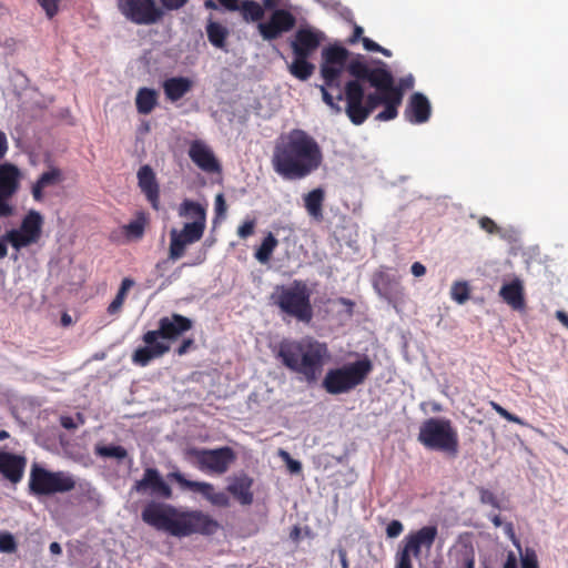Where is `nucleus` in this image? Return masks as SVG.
Listing matches in <instances>:
<instances>
[{"label":"nucleus","mask_w":568,"mask_h":568,"mask_svg":"<svg viewBox=\"0 0 568 568\" xmlns=\"http://www.w3.org/2000/svg\"><path fill=\"white\" fill-rule=\"evenodd\" d=\"M480 227L489 234H495L499 232V227L497 224L488 216H483L479 219Z\"/></svg>","instance_id":"09e8293b"},{"label":"nucleus","mask_w":568,"mask_h":568,"mask_svg":"<svg viewBox=\"0 0 568 568\" xmlns=\"http://www.w3.org/2000/svg\"><path fill=\"white\" fill-rule=\"evenodd\" d=\"M192 326L193 323L189 317L178 313L161 317L158 329L148 331L142 335L144 345L133 352L132 362L141 367L148 366L153 359L170 352V345L165 339L174 341L190 331Z\"/></svg>","instance_id":"39448f33"},{"label":"nucleus","mask_w":568,"mask_h":568,"mask_svg":"<svg viewBox=\"0 0 568 568\" xmlns=\"http://www.w3.org/2000/svg\"><path fill=\"white\" fill-rule=\"evenodd\" d=\"M490 407L499 415L501 416L503 418H505L506 420L510 422V423H515V424H518V425H525V422L518 417L517 415H514L511 413H509L507 409H505L503 406H500L498 403L496 402H490Z\"/></svg>","instance_id":"ea45409f"},{"label":"nucleus","mask_w":568,"mask_h":568,"mask_svg":"<svg viewBox=\"0 0 568 568\" xmlns=\"http://www.w3.org/2000/svg\"><path fill=\"white\" fill-rule=\"evenodd\" d=\"M194 346V339L193 338H185L182 341V343L179 345V347L175 349V353L179 356H182L189 352L190 348Z\"/></svg>","instance_id":"603ef678"},{"label":"nucleus","mask_w":568,"mask_h":568,"mask_svg":"<svg viewBox=\"0 0 568 568\" xmlns=\"http://www.w3.org/2000/svg\"><path fill=\"white\" fill-rule=\"evenodd\" d=\"M75 479L65 471H50L38 464L30 470L29 488L36 496L63 494L75 488Z\"/></svg>","instance_id":"1a4fd4ad"},{"label":"nucleus","mask_w":568,"mask_h":568,"mask_svg":"<svg viewBox=\"0 0 568 568\" xmlns=\"http://www.w3.org/2000/svg\"><path fill=\"white\" fill-rule=\"evenodd\" d=\"M192 455L201 470L216 475L225 474L236 459V454L230 446L214 449H194Z\"/></svg>","instance_id":"ddd939ff"},{"label":"nucleus","mask_w":568,"mask_h":568,"mask_svg":"<svg viewBox=\"0 0 568 568\" xmlns=\"http://www.w3.org/2000/svg\"><path fill=\"white\" fill-rule=\"evenodd\" d=\"M8 151V140L4 132L0 131V160L4 158Z\"/></svg>","instance_id":"052dcab7"},{"label":"nucleus","mask_w":568,"mask_h":568,"mask_svg":"<svg viewBox=\"0 0 568 568\" xmlns=\"http://www.w3.org/2000/svg\"><path fill=\"white\" fill-rule=\"evenodd\" d=\"M43 216L36 210H30L23 216L20 227L7 231L4 239L16 250L37 244L42 236Z\"/></svg>","instance_id":"f8f14e48"},{"label":"nucleus","mask_w":568,"mask_h":568,"mask_svg":"<svg viewBox=\"0 0 568 568\" xmlns=\"http://www.w3.org/2000/svg\"><path fill=\"white\" fill-rule=\"evenodd\" d=\"M24 457L7 452H0V473L11 483L21 480L26 468Z\"/></svg>","instance_id":"412c9836"},{"label":"nucleus","mask_w":568,"mask_h":568,"mask_svg":"<svg viewBox=\"0 0 568 568\" xmlns=\"http://www.w3.org/2000/svg\"><path fill=\"white\" fill-rule=\"evenodd\" d=\"M120 13L136 26H152L161 22L164 10L155 0H115Z\"/></svg>","instance_id":"9b49d317"},{"label":"nucleus","mask_w":568,"mask_h":568,"mask_svg":"<svg viewBox=\"0 0 568 568\" xmlns=\"http://www.w3.org/2000/svg\"><path fill=\"white\" fill-rule=\"evenodd\" d=\"M132 490L165 500L173 496L171 486L164 480L160 471L153 467L144 469L142 478L134 483Z\"/></svg>","instance_id":"2eb2a0df"},{"label":"nucleus","mask_w":568,"mask_h":568,"mask_svg":"<svg viewBox=\"0 0 568 568\" xmlns=\"http://www.w3.org/2000/svg\"><path fill=\"white\" fill-rule=\"evenodd\" d=\"M362 43H363L364 49L367 50V51L377 52V50H379L378 49L379 44L376 43L375 41H373L369 38L363 37L362 38Z\"/></svg>","instance_id":"5fc2aeb1"},{"label":"nucleus","mask_w":568,"mask_h":568,"mask_svg":"<svg viewBox=\"0 0 568 568\" xmlns=\"http://www.w3.org/2000/svg\"><path fill=\"white\" fill-rule=\"evenodd\" d=\"M146 223L148 220L145 214L143 212H138L136 217L123 226L124 234L129 239L139 240L144 234Z\"/></svg>","instance_id":"c9c22d12"},{"label":"nucleus","mask_w":568,"mask_h":568,"mask_svg":"<svg viewBox=\"0 0 568 568\" xmlns=\"http://www.w3.org/2000/svg\"><path fill=\"white\" fill-rule=\"evenodd\" d=\"M21 172L12 163L0 164V193L13 196L20 187Z\"/></svg>","instance_id":"b1692460"},{"label":"nucleus","mask_w":568,"mask_h":568,"mask_svg":"<svg viewBox=\"0 0 568 568\" xmlns=\"http://www.w3.org/2000/svg\"><path fill=\"white\" fill-rule=\"evenodd\" d=\"M226 212V202L224 199V195L222 193H219L215 196V213L216 216L222 217L225 215Z\"/></svg>","instance_id":"3c124183"},{"label":"nucleus","mask_w":568,"mask_h":568,"mask_svg":"<svg viewBox=\"0 0 568 568\" xmlns=\"http://www.w3.org/2000/svg\"><path fill=\"white\" fill-rule=\"evenodd\" d=\"M276 358L307 384H314L329 358V349L313 337L284 339L278 344Z\"/></svg>","instance_id":"20e7f679"},{"label":"nucleus","mask_w":568,"mask_h":568,"mask_svg":"<svg viewBox=\"0 0 568 568\" xmlns=\"http://www.w3.org/2000/svg\"><path fill=\"white\" fill-rule=\"evenodd\" d=\"M499 296L513 310L520 311L526 306L524 284L519 278H515L509 283H505L499 290Z\"/></svg>","instance_id":"5701e85b"},{"label":"nucleus","mask_w":568,"mask_h":568,"mask_svg":"<svg viewBox=\"0 0 568 568\" xmlns=\"http://www.w3.org/2000/svg\"><path fill=\"white\" fill-rule=\"evenodd\" d=\"M417 439L426 449L440 452L449 458H456L458 455L459 436L450 419H425L419 426Z\"/></svg>","instance_id":"423d86ee"},{"label":"nucleus","mask_w":568,"mask_h":568,"mask_svg":"<svg viewBox=\"0 0 568 568\" xmlns=\"http://www.w3.org/2000/svg\"><path fill=\"white\" fill-rule=\"evenodd\" d=\"M287 468L292 474H297L302 470V464L293 458L286 462Z\"/></svg>","instance_id":"13d9d810"},{"label":"nucleus","mask_w":568,"mask_h":568,"mask_svg":"<svg viewBox=\"0 0 568 568\" xmlns=\"http://www.w3.org/2000/svg\"><path fill=\"white\" fill-rule=\"evenodd\" d=\"M304 207L307 214L316 222L324 219L323 206L325 202V191L316 187L303 196Z\"/></svg>","instance_id":"a878e982"},{"label":"nucleus","mask_w":568,"mask_h":568,"mask_svg":"<svg viewBox=\"0 0 568 568\" xmlns=\"http://www.w3.org/2000/svg\"><path fill=\"white\" fill-rule=\"evenodd\" d=\"M11 195L0 193V217H10L14 213L13 205L10 204Z\"/></svg>","instance_id":"37998d69"},{"label":"nucleus","mask_w":568,"mask_h":568,"mask_svg":"<svg viewBox=\"0 0 568 568\" xmlns=\"http://www.w3.org/2000/svg\"><path fill=\"white\" fill-rule=\"evenodd\" d=\"M37 2L45 11L49 19H52L59 11L60 0H37Z\"/></svg>","instance_id":"c03bdc74"},{"label":"nucleus","mask_w":568,"mask_h":568,"mask_svg":"<svg viewBox=\"0 0 568 568\" xmlns=\"http://www.w3.org/2000/svg\"><path fill=\"white\" fill-rule=\"evenodd\" d=\"M255 229V221H245L242 225L237 229V235L241 239H247L248 236L253 235Z\"/></svg>","instance_id":"de8ad7c7"},{"label":"nucleus","mask_w":568,"mask_h":568,"mask_svg":"<svg viewBox=\"0 0 568 568\" xmlns=\"http://www.w3.org/2000/svg\"><path fill=\"white\" fill-rule=\"evenodd\" d=\"M464 568H475V557L473 554L465 556Z\"/></svg>","instance_id":"338daca9"},{"label":"nucleus","mask_w":568,"mask_h":568,"mask_svg":"<svg viewBox=\"0 0 568 568\" xmlns=\"http://www.w3.org/2000/svg\"><path fill=\"white\" fill-rule=\"evenodd\" d=\"M277 245V239L270 232L256 248L254 253L255 258L262 264L268 263Z\"/></svg>","instance_id":"72a5a7b5"},{"label":"nucleus","mask_w":568,"mask_h":568,"mask_svg":"<svg viewBox=\"0 0 568 568\" xmlns=\"http://www.w3.org/2000/svg\"><path fill=\"white\" fill-rule=\"evenodd\" d=\"M63 175L60 169L52 168L47 172H43L37 182L32 185L31 193L37 202L43 200V189L52 185H57L62 182Z\"/></svg>","instance_id":"bb28decb"},{"label":"nucleus","mask_w":568,"mask_h":568,"mask_svg":"<svg viewBox=\"0 0 568 568\" xmlns=\"http://www.w3.org/2000/svg\"><path fill=\"white\" fill-rule=\"evenodd\" d=\"M403 524L399 520L394 519L386 527V536L388 538H396L403 532Z\"/></svg>","instance_id":"49530a36"},{"label":"nucleus","mask_w":568,"mask_h":568,"mask_svg":"<svg viewBox=\"0 0 568 568\" xmlns=\"http://www.w3.org/2000/svg\"><path fill=\"white\" fill-rule=\"evenodd\" d=\"M17 550V542L10 532L0 534V552L12 554Z\"/></svg>","instance_id":"58836bf2"},{"label":"nucleus","mask_w":568,"mask_h":568,"mask_svg":"<svg viewBox=\"0 0 568 568\" xmlns=\"http://www.w3.org/2000/svg\"><path fill=\"white\" fill-rule=\"evenodd\" d=\"M161 4H162V9H166V10H179L181 9L182 7H184L187 2V0H160Z\"/></svg>","instance_id":"8fccbe9b"},{"label":"nucleus","mask_w":568,"mask_h":568,"mask_svg":"<svg viewBox=\"0 0 568 568\" xmlns=\"http://www.w3.org/2000/svg\"><path fill=\"white\" fill-rule=\"evenodd\" d=\"M264 10H276L283 6V0H262Z\"/></svg>","instance_id":"6e6d98bb"},{"label":"nucleus","mask_w":568,"mask_h":568,"mask_svg":"<svg viewBox=\"0 0 568 568\" xmlns=\"http://www.w3.org/2000/svg\"><path fill=\"white\" fill-rule=\"evenodd\" d=\"M143 523L156 530H163L174 537L191 535L210 536L220 529V524L202 510L180 511L174 506L150 500L141 511Z\"/></svg>","instance_id":"7ed1b4c3"},{"label":"nucleus","mask_w":568,"mask_h":568,"mask_svg":"<svg viewBox=\"0 0 568 568\" xmlns=\"http://www.w3.org/2000/svg\"><path fill=\"white\" fill-rule=\"evenodd\" d=\"M556 318L568 329V314L565 311H557Z\"/></svg>","instance_id":"0e129e2a"},{"label":"nucleus","mask_w":568,"mask_h":568,"mask_svg":"<svg viewBox=\"0 0 568 568\" xmlns=\"http://www.w3.org/2000/svg\"><path fill=\"white\" fill-rule=\"evenodd\" d=\"M60 424L65 429H74V428H77L75 422L70 416H62L60 418Z\"/></svg>","instance_id":"bf43d9fd"},{"label":"nucleus","mask_w":568,"mask_h":568,"mask_svg":"<svg viewBox=\"0 0 568 568\" xmlns=\"http://www.w3.org/2000/svg\"><path fill=\"white\" fill-rule=\"evenodd\" d=\"M450 294L454 301L463 304L469 298V287L466 282H456L452 286Z\"/></svg>","instance_id":"4c0bfd02"},{"label":"nucleus","mask_w":568,"mask_h":568,"mask_svg":"<svg viewBox=\"0 0 568 568\" xmlns=\"http://www.w3.org/2000/svg\"><path fill=\"white\" fill-rule=\"evenodd\" d=\"M438 530L436 526H424L404 538V546L396 554L395 568H413L412 556L418 558L422 548L430 549Z\"/></svg>","instance_id":"9d476101"},{"label":"nucleus","mask_w":568,"mask_h":568,"mask_svg":"<svg viewBox=\"0 0 568 568\" xmlns=\"http://www.w3.org/2000/svg\"><path fill=\"white\" fill-rule=\"evenodd\" d=\"M337 555H338L342 568H349V562H348L346 549H344L342 547L338 548L337 549Z\"/></svg>","instance_id":"680f3d73"},{"label":"nucleus","mask_w":568,"mask_h":568,"mask_svg":"<svg viewBox=\"0 0 568 568\" xmlns=\"http://www.w3.org/2000/svg\"><path fill=\"white\" fill-rule=\"evenodd\" d=\"M159 93L156 90L151 88H140L135 97L136 111L140 114H150L158 105Z\"/></svg>","instance_id":"cd10ccee"},{"label":"nucleus","mask_w":568,"mask_h":568,"mask_svg":"<svg viewBox=\"0 0 568 568\" xmlns=\"http://www.w3.org/2000/svg\"><path fill=\"white\" fill-rule=\"evenodd\" d=\"M169 478L174 479L183 488H187L192 491L200 493L209 501L210 496H212V494L215 491L214 486L212 484L205 481L189 480L179 471L170 473Z\"/></svg>","instance_id":"c85d7f7f"},{"label":"nucleus","mask_w":568,"mask_h":568,"mask_svg":"<svg viewBox=\"0 0 568 568\" xmlns=\"http://www.w3.org/2000/svg\"><path fill=\"white\" fill-rule=\"evenodd\" d=\"M7 243H9V242H8V240L4 239V234H3L0 240V260L4 258L8 254Z\"/></svg>","instance_id":"69168bd1"},{"label":"nucleus","mask_w":568,"mask_h":568,"mask_svg":"<svg viewBox=\"0 0 568 568\" xmlns=\"http://www.w3.org/2000/svg\"><path fill=\"white\" fill-rule=\"evenodd\" d=\"M207 39L210 43L219 49H224L226 39L229 37V30L220 22L210 20L205 27Z\"/></svg>","instance_id":"7c9ffc66"},{"label":"nucleus","mask_w":568,"mask_h":568,"mask_svg":"<svg viewBox=\"0 0 568 568\" xmlns=\"http://www.w3.org/2000/svg\"><path fill=\"white\" fill-rule=\"evenodd\" d=\"M162 87L165 98L171 102H176L192 90L193 81L185 77H172L166 79Z\"/></svg>","instance_id":"393cba45"},{"label":"nucleus","mask_w":568,"mask_h":568,"mask_svg":"<svg viewBox=\"0 0 568 568\" xmlns=\"http://www.w3.org/2000/svg\"><path fill=\"white\" fill-rule=\"evenodd\" d=\"M296 24V18L286 9H276L267 22H260L257 28L262 38L272 41L283 33L291 31Z\"/></svg>","instance_id":"dca6fc26"},{"label":"nucleus","mask_w":568,"mask_h":568,"mask_svg":"<svg viewBox=\"0 0 568 568\" xmlns=\"http://www.w3.org/2000/svg\"><path fill=\"white\" fill-rule=\"evenodd\" d=\"M310 57L294 55V60L290 65V72L298 80L306 81L314 72V64L307 61Z\"/></svg>","instance_id":"2f4dec72"},{"label":"nucleus","mask_w":568,"mask_h":568,"mask_svg":"<svg viewBox=\"0 0 568 568\" xmlns=\"http://www.w3.org/2000/svg\"><path fill=\"white\" fill-rule=\"evenodd\" d=\"M95 454L101 457L124 459L128 456V452L122 446H101L97 445L94 449Z\"/></svg>","instance_id":"e433bc0d"},{"label":"nucleus","mask_w":568,"mask_h":568,"mask_svg":"<svg viewBox=\"0 0 568 568\" xmlns=\"http://www.w3.org/2000/svg\"><path fill=\"white\" fill-rule=\"evenodd\" d=\"M325 36L322 31L311 28H300L291 40L294 55L311 57L322 44Z\"/></svg>","instance_id":"f3484780"},{"label":"nucleus","mask_w":568,"mask_h":568,"mask_svg":"<svg viewBox=\"0 0 568 568\" xmlns=\"http://www.w3.org/2000/svg\"><path fill=\"white\" fill-rule=\"evenodd\" d=\"M322 162L318 142L302 129L282 134L275 142L271 159L274 172L287 181L307 178L318 170Z\"/></svg>","instance_id":"f03ea898"},{"label":"nucleus","mask_w":568,"mask_h":568,"mask_svg":"<svg viewBox=\"0 0 568 568\" xmlns=\"http://www.w3.org/2000/svg\"><path fill=\"white\" fill-rule=\"evenodd\" d=\"M348 54V50L339 45L323 50L321 77L324 84L320 85L323 101L335 113H341L338 102L345 100V113L355 125L363 124L379 105H384V110L376 115L377 121L395 119L404 97L403 85H412V79L396 85L384 62L369 68L361 58L347 62Z\"/></svg>","instance_id":"f257e3e1"},{"label":"nucleus","mask_w":568,"mask_h":568,"mask_svg":"<svg viewBox=\"0 0 568 568\" xmlns=\"http://www.w3.org/2000/svg\"><path fill=\"white\" fill-rule=\"evenodd\" d=\"M179 215L193 220V223L206 225V210L202 204L195 201L189 199L184 200L180 204Z\"/></svg>","instance_id":"c756f323"},{"label":"nucleus","mask_w":568,"mask_h":568,"mask_svg":"<svg viewBox=\"0 0 568 568\" xmlns=\"http://www.w3.org/2000/svg\"><path fill=\"white\" fill-rule=\"evenodd\" d=\"M503 568H517V559L513 552H509V555L507 556Z\"/></svg>","instance_id":"e2e57ef3"},{"label":"nucleus","mask_w":568,"mask_h":568,"mask_svg":"<svg viewBox=\"0 0 568 568\" xmlns=\"http://www.w3.org/2000/svg\"><path fill=\"white\" fill-rule=\"evenodd\" d=\"M189 156L192 162L206 173H216L221 171V165L213 151L200 140L190 144Z\"/></svg>","instance_id":"a211bd4d"},{"label":"nucleus","mask_w":568,"mask_h":568,"mask_svg":"<svg viewBox=\"0 0 568 568\" xmlns=\"http://www.w3.org/2000/svg\"><path fill=\"white\" fill-rule=\"evenodd\" d=\"M219 3L229 11H237L240 9V0H217Z\"/></svg>","instance_id":"864d4df0"},{"label":"nucleus","mask_w":568,"mask_h":568,"mask_svg":"<svg viewBox=\"0 0 568 568\" xmlns=\"http://www.w3.org/2000/svg\"><path fill=\"white\" fill-rule=\"evenodd\" d=\"M363 32L364 31L362 27L355 26L351 41L356 42L359 38H362Z\"/></svg>","instance_id":"774afa93"},{"label":"nucleus","mask_w":568,"mask_h":568,"mask_svg":"<svg viewBox=\"0 0 568 568\" xmlns=\"http://www.w3.org/2000/svg\"><path fill=\"white\" fill-rule=\"evenodd\" d=\"M373 369L372 359L363 355L355 362L328 369L322 381V387L329 395L347 394L364 384Z\"/></svg>","instance_id":"0eeeda50"},{"label":"nucleus","mask_w":568,"mask_h":568,"mask_svg":"<svg viewBox=\"0 0 568 568\" xmlns=\"http://www.w3.org/2000/svg\"><path fill=\"white\" fill-rule=\"evenodd\" d=\"M138 183L142 193L146 196L152 207L158 210L160 202V190L153 170L143 165L138 171Z\"/></svg>","instance_id":"4be33fe9"},{"label":"nucleus","mask_w":568,"mask_h":568,"mask_svg":"<svg viewBox=\"0 0 568 568\" xmlns=\"http://www.w3.org/2000/svg\"><path fill=\"white\" fill-rule=\"evenodd\" d=\"M253 478L245 473H241L230 477V483L226 487L230 493L241 505L248 506L254 500L252 491Z\"/></svg>","instance_id":"aec40b11"},{"label":"nucleus","mask_w":568,"mask_h":568,"mask_svg":"<svg viewBox=\"0 0 568 568\" xmlns=\"http://www.w3.org/2000/svg\"><path fill=\"white\" fill-rule=\"evenodd\" d=\"M521 568H539L537 554L532 548H526L520 557Z\"/></svg>","instance_id":"a19ab883"},{"label":"nucleus","mask_w":568,"mask_h":568,"mask_svg":"<svg viewBox=\"0 0 568 568\" xmlns=\"http://www.w3.org/2000/svg\"><path fill=\"white\" fill-rule=\"evenodd\" d=\"M205 226L201 223H185L183 229L179 232L172 229L170 232V248L169 258L176 261L185 254L187 245L200 241L203 237Z\"/></svg>","instance_id":"4468645a"},{"label":"nucleus","mask_w":568,"mask_h":568,"mask_svg":"<svg viewBox=\"0 0 568 568\" xmlns=\"http://www.w3.org/2000/svg\"><path fill=\"white\" fill-rule=\"evenodd\" d=\"M134 285V281L130 277H125L122 280L120 288L114 297V300L109 304L108 306V313L110 315L118 314L126 298L128 292L131 290V287Z\"/></svg>","instance_id":"f704fd0d"},{"label":"nucleus","mask_w":568,"mask_h":568,"mask_svg":"<svg viewBox=\"0 0 568 568\" xmlns=\"http://www.w3.org/2000/svg\"><path fill=\"white\" fill-rule=\"evenodd\" d=\"M478 491H479V499H480L481 504L490 505L494 508L500 507L498 498L496 497V495L493 491H490L489 489L484 488V487L478 488Z\"/></svg>","instance_id":"79ce46f5"},{"label":"nucleus","mask_w":568,"mask_h":568,"mask_svg":"<svg viewBox=\"0 0 568 568\" xmlns=\"http://www.w3.org/2000/svg\"><path fill=\"white\" fill-rule=\"evenodd\" d=\"M242 18L246 22H256L264 18L265 10L263 6L253 0H244L240 4Z\"/></svg>","instance_id":"473e14b6"},{"label":"nucleus","mask_w":568,"mask_h":568,"mask_svg":"<svg viewBox=\"0 0 568 568\" xmlns=\"http://www.w3.org/2000/svg\"><path fill=\"white\" fill-rule=\"evenodd\" d=\"M210 503L213 506L226 508L230 506V497L225 491H214L212 496H210Z\"/></svg>","instance_id":"a18cd8bd"},{"label":"nucleus","mask_w":568,"mask_h":568,"mask_svg":"<svg viewBox=\"0 0 568 568\" xmlns=\"http://www.w3.org/2000/svg\"><path fill=\"white\" fill-rule=\"evenodd\" d=\"M430 114L429 100L420 92L413 93L404 111L405 119L413 124H422L429 120Z\"/></svg>","instance_id":"6ab92c4d"},{"label":"nucleus","mask_w":568,"mask_h":568,"mask_svg":"<svg viewBox=\"0 0 568 568\" xmlns=\"http://www.w3.org/2000/svg\"><path fill=\"white\" fill-rule=\"evenodd\" d=\"M410 271L414 276L419 277V276L425 275L426 267L422 263L415 262V263H413Z\"/></svg>","instance_id":"4d7b16f0"},{"label":"nucleus","mask_w":568,"mask_h":568,"mask_svg":"<svg viewBox=\"0 0 568 568\" xmlns=\"http://www.w3.org/2000/svg\"><path fill=\"white\" fill-rule=\"evenodd\" d=\"M271 298L281 313L302 323L312 321L311 291L304 282L295 280L288 286L278 285Z\"/></svg>","instance_id":"6e6552de"}]
</instances>
